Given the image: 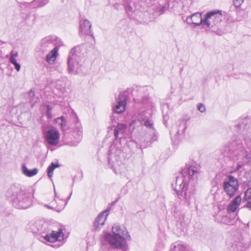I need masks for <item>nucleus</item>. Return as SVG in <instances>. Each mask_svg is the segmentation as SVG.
Instances as JSON below:
<instances>
[{"mask_svg":"<svg viewBox=\"0 0 251 251\" xmlns=\"http://www.w3.org/2000/svg\"><path fill=\"white\" fill-rule=\"evenodd\" d=\"M244 140L249 151L243 147L241 140L238 138L235 139L225 146L226 151L237 161V170L251 162V131H249L246 135Z\"/></svg>","mask_w":251,"mask_h":251,"instance_id":"nucleus-1","label":"nucleus"},{"mask_svg":"<svg viewBox=\"0 0 251 251\" xmlns=\"http://www.w3.org/2000/svg\"><path fill=\"white\" fill-rule=\"evenodd\" d=\"M200 170L199 165H191L183 169L176 177V181L172 183V186L178 198L182 197V192L187 187L188 181L190 182L197 178Z\"/></svg>","mask_w":251,"mask_h":251,"instance_id":"nucleus-2","label":"nucleus"},{"mask_svg":"<svg viewBox=\"0 0 251 251\" xmlns=\"http://www.w3.org/2000/svg\"><path fill=\"white\" fill-rule=\"evenodd\" d=\"M86 53L87 48L84 44L76 46L71 50L67 60L69 74L78 75L81 72V67Z\"/></svg>","mask_w":251,"mask_h":251,"instance_id":"nucleus-3","label":"nucleus"},{"mask_svg":"<svg viewBox=\"0 0 251 251\" xmlns=\"http://www.w3.org/2000/svg\"><path fill=\"white\" fill-rule=\"evenodd\" d=\"M113 235L106 234L105 240L111 245V247L127 248L123 245L122 240H129L130 236L125 228H121L118 224H115L112 227Z\"/></svg>","mask_w":251,"mask_h":251,"instance_id":"nucleus-4","label":"nucleus"},{"mask_svg":"<svg viewBox=\"0 0 251 251\" xmlns=\"http://www.w3.org/2000/svg\"><path fill=\"white\" fill-rule=\"evenodd\" d=\"M7 197L14 206L19 209H26L31 204L29 195L25 194L24 191L14 187L8 191Z\"/></svg>","mask_w":251,"mask_h":251,"instance_id":"nucleus-5","label":"nucleus"},{"mask_svg":"<svg viewBox=\"0 0 251 251\" xmlns=\"http://www.w3.org/2000/svg\"><path fill=\"white\" fill-rule=\"evenodd\" d=\"M7 197L14 206L19 209H26L31 204L29 195L25 194L24 191L14 187L8 191Z\"/></svg>","mask_w":251,"mask_h":251,"instance_id":"nucleus-6","label":"nucleus"},{"mask_svg":"<svg viewBox=\"0 0 251 251\" xmlns=\"http://www.w3.org/2000/svg\"><path fill=\"white\" fill-rule=\"evenodd\" d=\"M238 188V181L236 178L229 175L225 178L223 182V188L229 198L232 197L235 195Z\"/></svg>","mask_w":251,"mask_h":251,"instance_id":"nucleus-7","label":"nucleus"},{"mask_svg":"<svg viewBox=\"0 0 251 251\" xmlns=\"http://www.w3.org/2000/svg\"><path fill=\"white\" fill-rule=\"evenodd\" d=\"M222 15L219 10L211 11L207 13L203 18V26L206 27L217 25L222 21Z\"/></svg>","mask_w":251,"mask_h":251,"instance_id":"nucleus-8","label":"nucleus"},{"mask_svg":"<svg viewBox=\"0 0 251 251\" xmlns=\"http://www.w3.org/2000/svg\"><path fill=\"white\" fill-rule=\"evenodd\" d=\"M46 142L50 145L55 146L59 143L60 133L55 127H51L46 132L45 135Z\"/></svg>","mask_w":251,"mask_h":251,"instance_id":"nucleus-9","label":"nucleus"},{"mask_svg":"<svg viewBox=\"0 0 251 251\" xmlns=\"http://www.w3.org/2000/svg\"><path fill=\"white\" fill-rule=\"evenodd\" d=\"M127 92L126 91L120 93L117 99V103L113 108L114 111L117 113H121L126 110Z\"/></svg>","mask_w":251,"mask_h":251,"instance_id":"nucleus-10","label":"nucleus"},{"mask_svg":"<svg viewBox=\"0 0 251 251\" xmlns=\"http://www.w3.org/2000/svg\"><path fill=\"white\" fill-rule=\"evenodd\" d=\"M147 89L144 87L136 86L133 90V98L135 102H141L143 104L146 103L148 101V96L147 94H145Z\"/></svg>","mask_w":251,"mask_h":251,"instance_id":"nucleus-11","label":"nucleus"},{"mask_svg":"<svg viewBox=\"0 0 251 251\" xmlns=\"http://www.w3.org/2000/svg\"><path fill=\"white\" fill-rule=\"evenodd\" d=\"M118 161H116L115 163L113 159V155L110 154L109 158L108 159V164L111 165V167L113 169L115 173L116 174L120 175H125L127 172V168L125 164H119Z\"/></svg>","mask_w":251,"mask_h":251,"instance_id":"nucleus-12","label":"nucleus"},{"mask_svg":"<svg viewBox=\"0 0 251 251\" xmlns=\"http://www.w3.org/2000/svg\"><path fill=\"white\" fill-rule=\"evenodd\" d=\"M44 239L50 242H54L56 241H62L64 239L63 230L60 228L57 231H52L50 234L45 235Z\"/></svg>","mask_w":251,"mask_h":251,"instance_id":"nucleus-13","label":"nucleus"},{"mask_svg":"<svg viewBox=\"0 0 251 251\" xmlns=\"http://www.w3.org/2000/svg\"><path fill=\"white\" fill-rule=\"evenodd\" d=\"M91 24L88 20L81 22L79 27V34L80 35H89L94 39L92 31L91 29Z\"/></svg>","mask_w":251,"mask_h":251,"instance_id":"nucleus-14","label":"nucleus"},{"mask_svg":"<svg viewBox=\"0 0 251 251\" xmlns=\"http://www.w3.org/2000/svg\"><path fill=\"white\" fill-rule=\"evenodd\" d=\"M204 19L202 18L201 13H195L188 17L186 19V22L188 24H192L195 26H199L202 25L203 26Z\"/></svg>","mask_w":251,"mask_h":251,"instance_id":"nucleus-15","label":"nucleus"},{"mask_svg":"<svg viewBox=\"0 0 251 251\" xmlns=\"http://www.w3.org/2000/svg\"><path fill=\"white\" fill-rule=\"evenodd\" d=\"M250 244L249 242H244L243 239H239L238 240H234L232 243L231 248L233 251H244L248 247Z\"/></svg>","mask_w":251,"mask_h":251,"instance_id":"nucleus-16","label":"nucleus"},{"mask_svg":"<svg viewBox=\"0 0 251 251\" xmlns=\"http://www.w3.org/2000/svg\"><path fill=\"white\" fill-rule=\"evenodd\" d=\"M73 135L75 138V141L70 144L71 146H76L82 137V127L79 122H77L74 128Z\"/></svg>","mask_w":251,"mask_h":251,"instance_id":"nucleus-17","label":"nucleus"},{"mask_svg":"<svg viewBox=\"0 0 251 251\" xmlns=\"http://www.w3.org/2000/svg\"><path fill=\"white\" fill-rule=\"evenodd\" d=\"M59 48L55 46L53 50L48 53L46 56L45 60L50 65H53L58 55Z\"/></svg>","mask_w":251,"mask_h":251,"instance_id":"nucleus-18","label":"nucleus"},{"mask_svg":"<svg viewBox=\"0 0 251 251\" xmlns=\"http://www.w3.org/2000/svg\"><path fill=\"white\" fill-rule=\"evenodd\" d=\"M194 190L193 188H190L186 187L182 192V196L181 198H178L179 199H184L188 203V204H190L191 201L194 197Z\"/></svg>","mask_w":251,"mask_h":251,"instance_id":"nucleus-19","label":"nucleus"},{"mask_svg":"<svg viewBox=\"0 0 251 251\" xmlns=\"http://www.w3.org/2000/svg\"><path fill=\"white\" fill-rule=\"evenodd\" d=\"M107 215L108 214L106 211H103L98 215L94 223V226L96 228H100L104 225Z\"/></svg>","mask_w":251,"mask_h":251,"instance_id":"nucleus-20","label":"nucleus"},{"mask_svg":"<svg viewBox=\"0 0 251 251\" xmlns=\"http://www.w3.org/2000/svg\"><path fill=\"white\" fill-rule=\"evenodd\" d=\"M241 198L240 196H237L228 205L227 211L228 213H232L236 211L241 203Z\"/></svg>","mask_w":251,"mask_h":251,"instance_id":"nucleus-21","label":"nucleus"},{"mask_svg":"<svg viewBox=\"0 0 251 251\" xmlns=\"http://www.w3.org/2000/svg\"><path fill=\"white\" fill-rule=\"evenodd\" d=\"M44 222L42 221H37L32 223L30 228L33 233H41L44 231Z\"/></svg>","mask_w":251,"mask_h":251,"instance_id":"nucleus-22","label":"nucleus"},{"mask_svg":"<svg viewBox=\"0 0 251 251\" xmlns=\"http://www.w3.org/2000/svg\"><path fill=\"white\" fill-rule=\"evenodd\" d=\"M57 202V204H54V202H52L51 205H46L48 208L54 209L57 212H60L64 208L67 203V201H64L63 200L59 199Z\"/></svg>","mask_w":251,"mask_h":251,"instance_id":"nucleus-23","label":"nucleus"},{"mask_svg":"<svg viewBox=\"0 0 251 251\" xmlns=\"http://www.w3.org/2000/svg\"><path fill=\"white\" fill-rule=\"evenodd\" d=\"M139 122L142 125H144L147 127L151 128H153V124L149 120L146 119V118H139L137 120H132L130 124V126H134L135 125L137 124V123Z\"/></svg>","mask_w":251,"mask_h":251,"instance_id":"nucleus-24","label":"nucleus"},{"mask_svg":"<svg viewBox=\"0 0 251 251\" xmlns=\"http://www.w3.org/2000/svg\"><path fill=\"white\" fill-rule=\"evenodd\" d=\"M237 127L239 132L248 131L250 127L249 120L247 119H242L237 125Z\"/></svg>","mask_w":251,"mask_h":251,"instance_id":"nucleus-25","label":"nucleus"},{"mask_svg":"<svg viewBox=\"0 0 251 251\" xmlns=\"http://www.w3.org/2000/svg\"><path fill=\"white\" fill-rule=\"evenodd\" d=\"M170 251H187L186 247L182 243L177 242L172 244Z\"/></svg>","mask_w":251,"mask_h":251,"instance_id":"nucleus-26","label":"nucleus"},{"mask_svg":"<svg viewBox=\"0 0 251 251\" xmlns=\"http://www.w3.org/2000/svg\"><path fill=\"white\" fill-rule=\"evenodd\" d=\"M22 173L26 176L31 177L36 175L38 172L37 168H34L31 170H29L25 165H23L22 167Z\"/></svg>","mask_w":251,"mask_h":251,"instance_id":"nucleus-27","label":"nucleus"},{"mask_svg":"<svg viewBox=\"0 0 251 251\" xmlns=\"http://www.w3.org/2000/svg\"><path fill=\"white\" fill-rule=\"evenodd\" d=\"M53 46L54 43L50 37H45L41 41V46L44 50L48 48H52Z\"/></svg>","mask_w":251,"mask_h":251,"instance_id":"nucleus-28","label":"nucleus"},{"mask_svg":"<svg viewBox=\"0 0 251 251\" xmlns=\"http://www.w3.org/2000/svg\"><path fill=\"white\" fill-rule=\"evenodd\" d=\"M54 122L58 125L62 131L64 132L67 130L66 122L64 116L56 118Z\"/></svg>","mask_w":251,"mask_h":251,"instance_id":"nucleus-29","label":"nucleus"},{"mask_svg":"<svg viewBox=\"0 0 251 251\" xmlns=\"http://www.w3.org/2000/svg\"><path fill=\"white\" fill-rule=\"evenodd\" d=\"M49 0H34L30 3L31 8L40 7L46 5Z\"/></svg>","mask_w":251,"mask_h":251,"instance_id":"nucleus-30","label":"nucleus"},{"mask_svg":"<svg viewBox=\"0 0 251 251\" xmlns=\"http://www.w3.org/2000/svg\"><path fill=\"white\" fill-rule=\"evenodd\" d=\"M245 199L247 201L246 206L251 209V187L249 188L245 191Z\"/></svg>","mask_w":251,"mask_h":251,"instance_id":"nucleus-31","label":"nucleus"},{"mask_svg":"<svg viewBox=\"0 0 251 251\" xmlns=\"http://www.w3.org/2000/svg\"><path fill=\"white\" fill-rule=\"evenodd\" d=\"M58 164H55L52 163L51 165L48 168V174L49 177H51L52 176L53 172L54 170L59 167Z\"/></svg>","mask_w":251,"mask_h":251,"instance_id":"nucleus-32","label":"nucleus"},{"mask_svg":"<svg viewBox=\"0 0 251 251\" xmlns=\"http://www.w3.org/2000/svg\"><path fill=\"white\" fill-rule=\"evenodd\" d=\"M58 164H55L52 163L51 165L48 168V174L49 177H51L52 176L53 172L54 170L59 167Z\"/></svg>","mask_w":251,"mask_h":251,"instance_id":"nucleus-33","label":"nucleus"},{"mask_svg":"<svg viewBox=\"0 0 251 251\" xmlns=\"http://www.w3.org/2000/svg\"><path fill=\"white\" fill-rule=\"evenodd\" d=\"M34 92L32 91V90H30V91L28 92V96L30 97V102L33 103L32 104V106H33L34 103L37 102L38 100L37 98H34Z\"/></svg>","mask_w":251,"mask_h":251,"instance_id":"nucleus-34","label":"nucleus"},{"mask_svg":"<svg viewBox=\"0 0 251 251\" xmlns=\"http://www.w3.org/2000/svg\"><path fill=\"white\" fill-rule=\"evenodd\" d=\"M221 222L227 225H232L234 223V220L229 219V218L226 216L223 217L221 220Z\"/></svg>","mask_w":251,"mask_h":251,"instance_id":"nucleus-35","label":"nucleus"},{"mask_svg":"<svg viewBox=\"0 0 251 251\" xmlns=\"http://www.w3.org/2000/svg\"><path fill=\"white\" fill-rule=\"evenodd\" d=\"M126 125L124 124H119L116 127L121 132V134H124V133L126 131Z\"/></svg>","mask_w":251,"mask_h":251,"instance_id":"nucleus-36","label":"nucleus"},{"mask_svg":"<svg viewBox=\"0 0 251 251\" xmlns=\"http://www.w3.org/2000/svg\"><path fill=\"white\" fill-rule=\"evenodd\" d=\"M18 56V52L16 50H12L10 53V58H9V61H13V60H16V57Z\"/></svg>","mask_w":251,"mask_h":251,"instance_id":"nucleus-37","label":"nucleus"},{"mask_svg":"<svg viewBox=\"0 0 251 251\" xmlns=\"http://www.w3.org/2000/svg\"><path fill=\"white\" fill-rule=\"evenodd\" d=\"M47 107V112H46V115L48 118H52V114H51V107L48 105L46 106Z\"/></svg>","mask_w":251,"mask_h":251,"instance_id":"nucleus-38","label":"nucleus"},{"mask_svg":"<svg viewBox=\"0 0 251 251\" xmlns=\"http://www.w3.org/2000/svg\"><path fill=\"white\" fill-rule=\"evenodd\" d=\"M110 251H128L127 248L111 247Z\"/></svg>","mask_w":251,"mask_h":251,"instance_id":"nucleus-39","label":"nucleus"},{"mask_svg":"<svg viewBox=\"0 0 251 251\" xmlns=\"http://www.w3.org/2000/svg\"><path fill=\"white\" fill-rule=\"evenodd\" d=\"M11 64H12L13 65H14L15 66V69L17 71H19L20 70V68H21V66L16 61V60H13V61H10V62Z\"/></svg>","mask_w":251,"mask_h":251,"instance_id":"nucleus-40","label":"nucleus"},{"mask_svg":"<svg viewBox=\"0 0 251 251\" xmlns=\"http://www.w3.org/2000/svg\"><path fill=\"white\" fill-rule=\"evenodd\" d=\"M198 109L201 112H203L205 111V106L201 103L198 104Z\"/></svg>","mask_w":251,"mask_h":251,"instance_id":"nucleus-41","label":"nucleus"},{"mask_svg":"<svg viewBox=\"0 0 251 251\" xmlns=\"http://www.w3.org/2000/svg\"><path fill=\"white\" fill-rule=\"evenodd\" d=\"M244 0H233L235 6H239Z\"/></svg>","mask_w":251,"mask_h":251,"instance_id":"nucleus-42","label":"nucleus"},{"mask_svg":"<svg viewBox=\"0 0 251 251\" xmlns=\"http://www.w3.org/2000/svg\"><path fill=\"white\" fill-rule=\"evenodd\" d=\"M119 133H121L120 131L117 128H115L114 131V134L116 139L118 138Z\"/></svg>","mask_w":251,"mask_h":251,"instance_id":"nucleus-43","label":"nucleus"},{"mask_svg":"<svg viewBox=\"0 0 251 251\" xmlns=\"http://www.w3.org/2000/svg\"><path fill=\"white\" fill-rule=\"evenodd\" d=\"M125 8L126 11L132 12L133 10L132 8L129 4H126V5Z\"/></svg>","mask_w":251,"mask_h":251,"instance_id":"nucleus-44","label":"nucleus"},{"mask_svg":"<svg viewBox=\"0 0 251 251\" xmlns=\"http://www.w3.org/2000/svg\"><path fill=\"white\" fill-rule=\"evenodd\" d=\"M141 146H142V147H143L144 148H145V147H147V145H144L143 144H142L141 145Z\"/></svg>","mask_w":251,"mask_h":251,"instance_id":"nucleus-45","label":"nucleus"},{"mask_svg":"<svg viewBox=\"0 0 251 251\" xmlns=\"http://www.w3.org/2000/svg\"><path fill=\"white\" fill-rule=\"evenodd\" d=\"M54 193H55V197L57 198V194H56V193L55 190H54Z\"/></svg>","mask_w":251,"mask_h":251,"instance_id":"nucleus-46","label":"nucleus"},{"mask_svg":"<svg viewBox=\"0 0 251 251\" xmlns=\"http://www.w3.org/2000/svg\"><path fill=\"white\" fill-rule=\"evenodd\" d=\"M163 118H164V120H165L167 118L166 117H165V116H163Z\"/></svg>","mask_w":251,"mask_h":251,"instance_id":"nucleus-47","label":"nucleus"},{"mask_svg":"<svg viewBox=\"0 0 251 251\" xmlns=\"http://www.w3.org/2000/svg\"><path fill=\"white\" fill-rule=\"evenodd\" d=\"M71 194H70V195H69V198H68V200H69V199H70V197H71Z\"/></svg>","mask_w":251,"mask_h":251,"instance_id":"nucleus-48","label":"nucleus"}]
</instances>
